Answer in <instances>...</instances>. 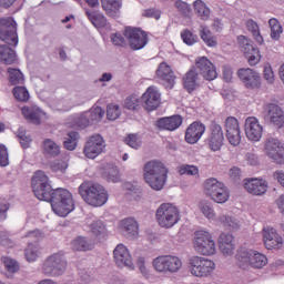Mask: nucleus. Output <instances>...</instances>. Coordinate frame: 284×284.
Wrapping results in <instances>:
<instances>
[{
  "instance_id": "obj_56",
  "label": "nucleus",
  "mask_w": 284,
  "mask_h": 284,
  "mask_svg": "<svg viewBox=\"0 0 284 284\" xmlns=\"http://www.w3.org/2000/svg\"><path fill=\"white\" fill-rule=\"evenodd\" d=\"M179 174H181V176L184 174H187L189 176H196V174H199V168L190 164H182L179 168Z\"/></svg>"
},
{
  "instance_id": "obj_2",
  "label": "nucleus",
  "mask_w": 284,
  "mask_h": 284,
  "mask_svg": "<svg viewBox=\"0 0 284 284\" xmlns=\"http://www.w3.org/2000/svg\"><path fill=\"white\" fill-rule=\"evenodd\" d=\"M79 194L92 207H101L108 203V191L99 183H82L79 186Z\"/></svg>"
},
{
  "instance_id": "obj_29",
  "label": "nucleus",
  "mask_w": 284,
  "mask_h": 284,
  "mask_svg": "<svg viewBox=\"0 0 284 284\" xmlns=\"http://www.w3.org/2000/svg\"><path fill=\"white\" fill-rule=\"evenodd\" d=\"M182 123H183V118H181V115L160 118L156 121V125L160 130H169L170 132H174V130H179Z\"/></svg>"
},
{
  "instance_id": "obj_54",
  "label": "nucleus",
  "mask_w": 284,
  "mask_h": 284,
  "mask_svg": "<svg viewBox=\"0 0 284 284\" xmlns=\"http://www.w3.org/2000/svg\"><path fill=\"white\" fill-rule=\"evenodd\" d=\"M121 116V108L118 104H110L106 108V119L109 121H116V119Z\"/></svg>"
},
{
  "instance_id": "obj_16",
  "label": "nucleus",
  "mask_w": 284,
  "mask_h": 284,
  "mask_svg": "<svg viewBox=\"0 0 284 284\" xmlns=\"http://www.w3.org/2000/svg\"><path fill=\"white\" fill-rule=\"evenodd\" d=\"M237 77L247 90H258L261 88V74L254 69H239Z\"/></svg>"
},
{
  "instance_id": "obj_52",
  "label": "nucleus",
  "mask_w": 284,
  "mask_h": 284,
  "mask_svg": "<svg viewBox=\"0 0 284 284\" xmlns=\"http://www.w3.org/2000/svg\"><path fill=\"white\" fill-rule=\"evenodd\" d=\"M181 39L186 45H194L199 41V36L192 33L190 30H183L181 32Z\"/></svg>"
},
{
  "instance_id": "obj_9",
  "label": "nucleus",
  "mask_w": 284,
  "mask_h": 284,
  "mask_svg": "<svg viewBox=\"0 0 284 284\" xmlns=\"http://www.w3.org/2000/svg\"><path fill=\"white\" fill-rule=\"evenodd\" d=\"M216 270V263L212 260H207L201 256H192L189 260V271L192 276H196L197 278H206V276H211Z\"/></svg>"
},
{
  "instance_id": "obj_48",
  "label": "nucleus",
  "mask_w": 284,
  "mask_h": 284,
  "mask_svg": "<svg viewBox=\"0 0 284 284\" xmlns=\"http://www.w3.org/2000/svg\"><path fill=\"white\" fill-rule=\"evenodd\" d=\"M8 72H9V81L11 85H19L23 83L24 79L21 70L9 68Z\"/></svg>"
},
{
  "instance_id": "obj_12",
  "label": "nucleus",
  "mask_w": 284,
  "mask_h": 284,
  "mask_svg": "<svg viewBox=\"0 0 284 284\" xmlns=\"http://www.w3.org/2000/svg\"><path fill=\"white\" fill-rule=\"evenodd\" d=\"M124 37L128 39L131 50H143L148 45V33L140 28L126 27Z\"/></svg>"
},
{
  "instance_id": "obj_14",
  "label": "nucleus",
  "mask_w": 284,
  "mask_h": 284,
  "mask_svg": "<svg viewBox=\"0 0 284 284\" xmlns=\"http://www.w3.org/2000/svg\"><path fill=\"white\" fill-rule=\"evenodd\" d=\"M241 50L243 54L246 57L250 65H257L261 63V51L257 45H254L252 40L245 38V36H241L239 38Z\"/></svg>"
},
{
  "instance_id": "obj_33",
  "label": "nucleus",
  "mask_w": 284,
  "mask_h": 284,
  "mask_svg": "<svg viewBox=\"0 0 284 284\" xmlns=\"http://www.w3.org/2000/svg\"><path fill=\"white\" fill-rule=\"evenodd\" d=\"M21 111L29 123L41 125V109H39V106H23Z\"/></svg>"
},
{
  "instance_id": "obj_62",
  "label": "nucleus",
  "mask_w": 284,
  "mask_h": 284,
  "mask_svg": "<svg viewBox=\"0 0 284 284\" xmlns=\"http://www.w3.org/2000/svg\"><path fill=\"white\" fill-rule=\"evenodd\" d=\"M142 17H146L148 19H161V11L159 9H145L142 13Z\"/></svg>"
},
{
  "instance_id": "obj_28",
  "label": "nucleus",
  "mask_w": 284,
  "mask_h": 284,
  "mask_svg": "<svg viewBox=\"0 0 284 284\" xmlns=\"http://www.w3.org/2000/svg\"><path fill=\"white\" fill-rule=\"evenodd\" d=\"M267 181L263 179H248L244 183V189L253 196H263L267 193Z\"/></svg>"
},
{
  "instance_id": "obj_8",
  "label": "nucleus",
  "mask_w": 284,
  "mask_h": 284,
  "mask_svg": "<svg viewBox=\"0 0 284 284\" xmlns=\"http://www.w3.org/2000/svg\"><path fill=\"white\" fill-rule=\"evenodd\" d=\"M204 192L214 203L223 204L230 201V191H227L223 182H219L214 178H210L204 182Z\"/></svg>"
},
{
  "instance_id": "obj_17",
  "label": "nucleus",
  "mask_w": 284,
  "mask_h": 284,
  "mask_svg": "<svg viewBox=\"0 0 284 284\" xmlns=\"http://www.w3.org/2000/svg\"><path fill=\"white\" fill-rule=\"evenodd\" d=\"M265 152L277 165H284V148L278 139L270 138L265 143Z\"/></svg>"
},
{
  "instance_id": "obj_38",
  "label": "nucleus",
  "mask_w": 284,
  "mask_h": 284,
  "mask_svg": "<svg viewBox=\"0 0 284 284\" xmlns=\"http://www.w3.org/2000/svg\"><path fill=\"white\" fill-rule=\"evenodd\" d=\"M79 138H80L79 132L69 131L64 136V141H63L64 149L69 150V152L77 150Z\"/></svg>"
},
{
  "instance_id": "obj_13",
  "label": "nucleus",
  "mask_w": 284,
  "mask_h": 284,
  "mask_svg": "<svg viewBox=\"0 0 284 284\" xmlns=\"http://www.w3.org/2000/svg\"><path fill=\"white\" fill-rule=\"evenodd\" d=\"M103 152H105V140L101 134L92 135L83 148V154L87 159H97Z\"/></svg>"
},
{
  "instance_id": "obj_24",
  "label": "nucleus",
  "mask_w": 284,
  "mask_h": 284,
  "mask_svg": "<svg viewBox=\"0 0 284 284\" xmlns=\"http://www.w3.org/2000/svg\"><path fill=\"white\" fill-rule=\"evenodd\" d=\"M205 124H203L201 121L191 123L185 131L186 143H190L191 145L199 143V141H201V136L205 134Z\"/></svg>"
},
{
  "instance_id": "obj_6",
  "label": "nucleus",
  "mask_w": 284,
  "mask_h": 284,
  "mask_svg": "<svg viewBox=\"0 0 284 284\" xmlns=\"http://www.w3.org/2000/svg\"><path fill=\"white\" fill-rule=\"evenodd\" d=\"M155 216L159 225L166 230L174 227L181 221L179 209L170 203L161 204L156 210Z\"/></svg>"
},
{
  "instance_id": "obj_60",
  "label": "nucleus",
  "mask_w": 284,
  "mask_h": 284,
  "mask_svg": "<svg viewBox=\"0 0 284 284\" xmlns=\"http://www.w3.org/2000/svg\"><path fill=\"white\" fill-rule=\"evenodd\" d=\"M72 246L73 250H88V240H85L83 236H78L75 240H73Z\"/></svg>"
},
{
  "instance_id": "obj_36",
  "label": "nucleus",
  "mask_w": 284,
  "mask_h": 284,
  "mask_svg": "<svg viewBox=\"0 0 284 284\" xmlns=\"http://www.w3.org/2000/svg\"><path fill=\"white\" fill-rule=\"evenodd\" d=\"M85 14L94 28H105V26H108V18H105V16L97 11L91 12L88 9L85 10Z\"/></svg>"
},
{
  "instance_id": "obj_1",
  "label": "nucleus",
  "mask_w": 284,
  "mask_h": 284,
  "mask_svg": "<svg viewBox=\"0 0 284 284\" xmlns=\"http://www.w3.org/2000/svg\"><path fill=\"white\" fill-rule=\"evenodd\" d=\"M144 180L155 192H161L168 181V168L160 161H150L144 165Z\"/></svg>"
},
{
  "instance_id": "obj_63",
  "label": "nucleus",
  "mask_w": 284,
  "mask_h": 284,
  "mask_svg": "<svg viewBox=\"0 0 284 284\" xmlns=\"http://www.w3.org/2000/svg\"><path fill=\"white\" fill-rule=\"evenodd\" d=\"M263 74L265 81H267L268 83H274V71L272 70L271 65L264 67Z\"/></svg>"
},
{
  "instance_id": "obj_31",
  "label": "nucleus",
  "mask_w": 284,
  "mask_h": 284,
  "mask_svg": "<svg viewBox=\"0 0 284 284\" xmlns=\"http://www.w3.org/2000/svg\"><path fill=\"white\" fill-rule=\"evenodd\" d=\"M101 176L104 181L109 183H120L121 173L119 172V166L114 164H106L101 169Z\"/></svg>"
},
{
  "instance_id": "obj_61",
  "label": "nucleus",
  "mask_w": 284,
  "mask_h": 284,
  "mask_svg": "<svg viewBox=\"0 0 284 284\" xmlns=\"http://www.w3.org/2000/svg\"><path fill=\"white\" fill-rule=\"evenodd\" d=\"M75 124L81 130H85V128H88L89 125H92V123L90 122V120L85 113H82L80 116L77 118Z\"/></svg>"
},
{
  "instance_id": "obj_30",
  "label": "nucleus",
  "mask_w": 284,
  "mask_h": 284,
  "mask_svg": "<svg viewBox=\"0 0 284 284\" xmlns=\"http://www.w3.org/2000/svg\"><path fill=\"white\" fill-rule=\"evenodd\" d=\"M113 256L118 267H130V270H134L132 255L130 254L129 250H114Z\"/></svg>"
},
{
  "instance_id": "obj_46",
  "label": "nucleus",
  "mask_w": 284,
  "mask_h": 284,
  "mask_svg": "<svg viewBox=\"0 0 284 284\" xmlns=\"http://www.w3.org/2000/svg\"><path fill=\"white\" fill-rule=\"evenodd\" d=\"M246 28L250 32H252L255 41L262 45L263 43V36H261V31L258 30V23L254 20H247L246 21Z\"/></svg>"
},
{
  "instance_id": "obj_27",
  "label": "nucleus",
  "mask_w": 284,
  "mask_h": 284,
  "mask_svg": "<svg viewBox=\"0 0 284 284\" xmlns=\"http://www.w3.org/2000/svg\"><path fill=\"white\" fill-rule=\"evenodd\" d=\"M193 244L199 250H216V242L212 240V234L207 231H196Z\"/></svg>"
},
{
  "instance_id": "obj_57",
  "label": "nucleus",
  "mask_w": 284,
  "mask_h": 284,
  "mask_svg": "<svg viewBox=\"0 0 284 284\" xmlns=\"http://www.w3.org/2000/svg\"><path fill=\"white\" fill-rule=\"evenodd\" d=\"M8 165H10L8 146H6V144H0V168H8Z\"/></svg>"
},
{
  "instance_id": "obj_58",
  "label": "nucleus",
  "mask_w": 284,
  "mask_h": 284,
  "mask_svg": "<svg viewBox=\"0 0 284 284\" xmlns=\"http://www.w3.org/2000/svg\"><path fill=\"white\" fill-rule=\"evenodd\" d=\"M124 142L129 148H132L133 150H139L141 148V141H139V136L134 133L129 134Z\"/></svg>"
},
{
  "instance_id": "obj_45",
  "label": "nucleus",
  "mask_w": 284,
  "mask_h": 284,
  "mask_svg": "<svg viewBox=\"0 0 284 284\" xmlns=\"http://www.w3.org/2000/svg\"><path fill=\"white\" fill-rule=\"evenodd\" d=\"M91 232L97 236L98 239H105L106 229L103 221L98 220L93 221V223L90 225Z\"/></svg>"
},
{
  "instance_id": "obj_3",
  "label": "nucleus",
  "mask_w": 284,
  "mask_h": 284,
  "mask_svg": "<svg viewBox=\"0 0 284 284\" xmlns=\"http://www.w3.org/2000/svg\"><path fill=\"white\" fill-rule=\"evenodd\" d=\"M48 203H51V207L58 216L65 217L71 212H74V200L72 199V193L67 189H54Z\"/></svg>"
},
{
  "instance_id": "obj_42",
  "label": "nucleus",
  "mask_w": 284,
  "mask_h": 284,
  "mask_svg": "<svg viewBox=\"0 0 284 284\" xmlns=\"http://www.w3.org/2000/svg\"><path fill=\"white\" fill-rule=\"evenodd\" d=\"M268 26L271 28V39L274 41H278L281 39V34H283V27L281 22L276 18H272L268 20Z\"/></svg>"
},
{
  "instance_id": "obj_20",
  "label": "nucleus",
  "mask_w": 284,
  "mask_h": 284,
  "mask_svg": "<svg viewBox=\"0 0 284 284\" xmlns=\"http://www.w3.org/2000/svg\"><path fill=\"white\" fill-rule=\"evenodd\" d=\"M120 232L124 239L134 241L139 239V221L134 217H125L120 221Z\"/></svg>"
},
{
  "instance_id": "obj_15",
  "label": "nucleus",
  "mask_w": 284,
  "mask_h": 284,
  "mask_svg": "<svg viewBox=\"0 0 284 284\" xmlns=\"http://www.w3.org/2000/svg\"><path fill=\"white\" fill-rule=\"evenodd\" d=\"M67 265L68 263L63 261V256L60 254H54L44 262L42 270L44 274H51V276H61V274L65 272Z\"/></svg>"
},
{
  "instance_id": "obj_39",
  "label": "nucleus",
  "mask_w": 284,
  "mask_h": 284,
  "mask_svg": "<svg viewBox=\"0 0 284 284\" xmlns=\"http://www.w3.org/2000/svg\"><path fill=\"white\" fill-rule=\"evenodd\" d=\"M87 118L89 119L91 125H94L101 121H103V116H105V111L101 106H95L90 111L84 112Z\"/></svg>"
},
{
  "instance_id": "obj_34",
  "label": "nucleus",
  "mask_w": 284,
  "mask_h": 284,
  "mask_svg": "<svg viewBox=\"0 0 284 284\" xmlns=\"http://www.w3.org/2000/svg\"><path fill=\"white\" fill-rule=\"evenodd\" d=\"M14 61H17V51L8 44H0V62L4 65H12Z\"/></svg>"
},
{
  "instance_id": "obj_7",
  "label": "nucleus",
  "mask_w": 284,
  "mask_h": 284,
  "mask_svg": "<svg viewBox=\"0 0 284 284\" xmlns=\"http://www.w3.org/2000/svg\"><path fill=\"white\" fill-rule=\"evenodd\" d=\"M152 265L160 274H176L183 268V260L176 255H160L153 260Z\"/></svg>"
},
{
  "instance_id": "obj_11",
  "label": "nucleus",
  "mask_w": 284,
  "mask_h": 284,
  "mask_svg": "<svg viewBox=\"0 0 284 284\" xmlns=\"http://www.w3.org/2000/svg\"><path fill=\"white\" fill-rule=\"evenodd\" d=\"M206 143L212 152H219L225 145V133H223V126L216 120H213L209 124V136Z\"/></svg>"
},
{
  "instance_id": "obj_41",
  "label": "nucleus",
  "mask_w": 284,
  "mask_h": 284,
  "mask_svg": "<svg viewBox=\"0 0 284 284\" xmlns=\"http://www.w3.org/2000/svg\"><path fill=\"white\" fill-rule=\"evenodd\" d=\"M194 11L202 21H207L210 19V8L202 0H196L194 3Z\"/></svg>"
},
{
  "instance_id": "obj_4",
  "label": "nucleus",
  "mask_w": 284,
  "mask_h": 284,
  "mask_svg": "<svg viewBox=\"0 0 284 284\" xmlns=\"http://www.w3.org/2000/svg\"><path fill=\"white\" fill-rule=\"evenodd\" d=\"M237 265L242 270L253 267L254 270H263L267 265V256L257 251L240 250L236 253Z\"/></svg>"
},
{
  "instance_id": "obj_50",
  "label": "nucleus",
  "mask_w": 284,
  "mask_h": 284,
  "mask_svg": "<svg viewBox=\"0 0 284 284\" xmlns=\"http://www.w3.org/2000/svg\"><path fill=\"white\" fill-rule=\"evenodd\" d=\"M200 210L206 219H214V207H212V203H210L207 200H203L200 202Z\"/></svg>"
},
{
  "instance_id": "obj_35",
  "label": "nucleus",
  "mask_w": 284,
  "mask_h": 284,
  "mask_svg": "<svg viewBox=\"0 0 284 284\" xmlns=\"http://www.w3.org/2000/svg\"><path fill=\"white\" fill-rule=\"evenodd\" d=\"M102 8L112 19L119 17V10H121V2L119 0H101Z\"/></svg>"
},
{
  "instance_id": "obj_44",
  "label": "nucleus",
  "mask_w": 284,
  "mask_h": 284,
  "mask_svg": "<svg viewBox=\"0 0 284 284\" xmlns=\"http://www.w3.org/2000/svg\"><path fill=\"white\" fill-rule=\"evenodd\" d=\"M6 271L8 272V274H17V272H19V270H21V266L19 265V262H17V260L9 257V256H4L1 258Z\"/></svg>"
},
{
  "instance_id": "obj_64",
  "label": "nucleus",
  "mask_w": 284,
  "mask_h": 284,
  "mask_svg": "<svg viewBox=\"0 0 284 284\" xmlns=\"http://www.w3.org/2000/svg\"><path fill=\"white\" fill-rule=\"evenodd\" d=\"M111 41L114 45L123 47L125 44V38L121 33H114L111 36Z\"/></svg>"
},
{
  "instance_id": "obj_37",
  "label": "nucleus",
  "mask_w": 284,
  "mask_h": 284,
  "mask_svg": "<svg viewBox=\"0 0 284 284\" xmlns=\"http://www.w3.org/2000/svg\"><path fill=\"white\" fill-rule=\"evenodd\" d=\"M43 153L47 156H59V154H61V146L52 139H45L43 140Z\"/></svg>"
},
{
  "instance_id": "obj_55",
  "label": "nucleus",
  "mask_w": 284,
  "mask_h": 284,
  "mask_svg": "<svg viewBox=\"0 0 284 284\" xmlns=\"http://www.w3.org/2000/svg\"><path fill=\"white\" fill-rule=\"evenodd\" d=\"M175 8L182 17H190V14H192V7H190L185 1H175Z\"/></svg>"
},
{
  "instance_id": "obj_51",
  "label": "nucleus",
  "mask_w": 284,
  "mask_h": 284,
  "mask_svg": "<svg viewBox=\"0 0 284 284\" xmlns=\"http://www.w3.org/2000/svg\"><path fill=\"white\" fill-rule=\"evenodd\" d=\"M27 239L31 240V242H28L29 247H37V244L43 239V233L39 230L29 231Z\"/></svg>"
},
{
  "instance_id": "obj_5",
  "label": "nucleus",
  "mask_w": 284,
  "mask_h": 284,
  "mask_svg": "<svg viewBox=\"0 0 284 284\" xmlns=\"http://www.w3.org/2000/svg\"><path fill=\"white\" fill-rule=\"evenodd\" d=\"M31 187L33 190L34 196L39 199V201H50L52 196V185H50L48 175L43 171H37L31 179Z\"/></svg>"
},
{
  "instance_id": "obj_21",
  "label": "nucleus",
  "mask_w": 284,
  "mask_h": 284,
  "mask_svg": "<svg viewBox=\"0 0 284 284\" xmlns=\"http://www.w3.org/2000/svg\"><path fill=\"white\" fill-rule=\"evenodd\" d=\"M195 68L205 81H214V79L219 77V73H216V67H214L212 61L206 57L197 59L195 61Z\"/></svg>"
},
{
  "instance_id": "obj_25",
  "label": "nucleus",
  "mask_w": 284,
  "mask_h": 284,
  "mask_svg": "<svg viewBox=\"0 0 284 284\" xmlns=\"http://www.w3.org/2000/svg\"><path fill=\"white\" fill-rule=\"evenodd\" d=\"M263 242L266 250H281L283 247V237L274 229H263Z\"/></svg>"
},
{
  "instance_id": "obj_10",
  "label": "nucleus",
  "mask_w": 284,
  "mask_h": 284,
  "mask_svg": "<svg viewBox=\"0 0 284 284\" xmlns=\"http://www.w3.org/2000/svg\"><path fill=\"white\" fill-rule=\"evenodd\" d=\"M0 41L17 48L19 45V36L17 34V21L12 18L0 19Z\"/></svg>"
},
{
  "instance_id": "obj_22",
  "label": "nucleus",
  "mask_w": 284,
  "mask_h": 284,
  "mask_svg": "<svg viewBox=\"0 0 284 284\" xmlns=\"http://www.w3.org/2000/svg\"><path fill=\"white\" fill-rule=\"evenodd\" d=\"M245 134L248 141L254 143L263 138V125L258 123V119L251 116L245 120Z\"/></svg>"
},
{
  "instance_id": "obj_26",
  "label": "nucleus",
  "mask_w": 284,
  "mask_h": 284,
  "mask_svg": "<svg viewBox=\"0 0 284 284\" xmlns=\"http://www.w3.org/2000/svg\"><path fill=\"white\" fill-rule=\"evenodd\" d=\"M264 114L266 119H270L271 123L275 124L277 128H283L284 125V113L283 109L276 103H270L264 109Z\"/></svg>"
},
{
  "instance_id": "obj_40",
  "label": "nucleus",
  "mask_w": 284,
  "mask_h": 284,
  "mask_svg": "<svg viewBox=\"0 0 284 284\" xmlns=\"http://www.w3.org/2000/svg\"><path fill=\"white\" fill-rule=\"evenodd\" d=\"M219 250H234V235L230 233H222L219 239Z\"/></svg>"
},
{
  "instance_id": "obj_47",
  "label": "nucleus",
  "mask_w": 284,
  "mask_h": 284,
  "mask_svg": "<svg viewBox=\"0 0 284 284\" xmlns=\"http://www.w3.org/2000/svg\"><path fill=\"white\" fill-rule=\"evenodd\" d=\"M13 97L17 99V101L22 103H28V101H30V92L24 87L13 88Z\"/></svg>"
},
{
  "instance_id": "obj_43",
  "label": "nucleus",
  "mask_w": 284,
  "mask_h": 284,
  "mask_svg": "<svg viewBox=\"0 0 284 284\" xmlns=\"http://www.w3.org/2000/svg\"><path fill=\"white\" fill-rule=\"evenodd\" d=\"M141 105H143V102L141 101V98L136 94L129 95L124 101V108L126 110H141Z\"/></svg>"
},
{
  "instance_id": "obj_49",
  "label": "nucleus",
  "mask_w": 284,
  "mask_h": 284,
  "mask_svg": "<svg viewBox=\"0 0 284 284\" xmlns=\"http://www.w3.org/2000/svg\"><path fill=\"white\" fill-rule=\"evenodd\" d=\"M221 223L224 225L225 230L234 231L239 230V221L232 216L222 215L220 216Z\"/></svg>"
},
{
  "instance_id": "obj_53",
  "label": "nucleus",
  "mask_w": 284,
  "mask_h": 284,
  "mask_svg": "<svg viewBox=\"0 0 284 284\" xmlns=\"http://www.w3.org/2000/svg\"><path fill=\"white\" fill-rule=\"evenodd\" d=\"M17 136L19 138L21 148L23 150H28V148H30V143H32V139L30 138V135L26 134V131L23 128H20L17 132Z\"/></svg>"
},
{
  "instance_id": "obj_23",
  "label": "nucleus",
  "mask_w": 284,
  "mask_h": 284,
  "mask_svg": "<svg viewBox=\"0 0 284 284\" xmlns=\"http://www.w3.org/2000/svg\"><path fill=\"white\" fill-rule=\"evenodd\" d=\"M156 77L162 81V85H164L166 90H172V88H174L176 75L168 63H160L156 70Z\"/></svg>"
},
{
  "instance_id": "obj_18",
  "label": "nucleus",
  "mask_w": 284,
  "mask_h": 284,
  "mask_svg": "<svg viewBox=\"0 0 284 284\" xmlns=\"http://www.w3.org/2000/svg\"><path fill=\"white\" fill-rule=\"evenodd\" d=\"M142 108L146 110V112H154L161 105V93L156 87H149L146 91L141 97Z\"/></svg>"
},
{
  "instance_id": "obj_59",
  "label": "nucleus",
  "mask_w": 284,
  "mask_h": 284,
  "mask_svg": "<svg viewBox=\"0 0 284 284\" xmlns=\"http://www.w3.org/2000/svg\"><path fill=\"white\" fill-rule=\"evenodd\" d=\"M52 172H65L68 170V163L63 160H55L51 163Z\"/></svg>"
},
{
  "instance_id": "obj_19",
  "label": "nucleus",
  "mask_w": 284,
  "mask_h": 284,
  "mask_svg": "<svg viewBox=\"0 0 284 284\" xmlns=\"http://www.w3.org/2000/svg\"><path fill=\"white\" fill-rule=\"evenodd\" d=\"M226 139L231 145H241V128L239 120L234 116H229L225 120Z\"/></svg>"
},
{
  "instance_id": "obj_32",
  "label": "nucleus",
  "mask_w": 284,
  "mask_h": 284,
  "mask_svg": "<svg viewBox=\"0 0 284 284\" xmlns=\"http://www.w3.org/2000/svg\"><path fill=\"white\" fill-rule=\"evenodd\" d=\"M183 84L190 94L199 88V72L196 71V68L193 67L185 73Z\"/></svg>"
}]
</instances>
